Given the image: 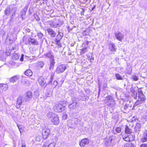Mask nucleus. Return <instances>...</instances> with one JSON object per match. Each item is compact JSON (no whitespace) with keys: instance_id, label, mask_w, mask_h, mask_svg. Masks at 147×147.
Here are the masks:
<instances>
[{"instance_id":"obj_1","label":"nucleus","mask_w":147,"mask_h":147,"mask_svg":"<svg viewBox=\"0 0 147 147\" xmlns=\"http://www.w3.org/2000/svg\"><path fill=\"white\" fill-rule=\"evenodd\" d=\"M47 116L53 124L55 125L59 124V120L57 115L53 113L50 112L47 114Z\"/></svg>"},{"instance_id":"obj_2","label":"nucleus","mask_w":147,"mask_h":147,"mask_svg":"<svg viewBox=\"0 0 147 147\" xmlns=\"http://www.w3.org/2000/svg\"><path fill=\"white\" fill-rule=\"evenodd\" d=\"M23 40L25 44L26 45L29 44L36 45L38 44V42L36 39L30 37L28 38L24 36L23 38Z\"/></svg>"},{"instance_id":"obj_3","label":"nucleus","mask_w":147,"mask_h":147,"mask_svg":"<svg viewBox=\"0 0 147 147\" xmlns=\"http://www.w3.org/2000/svg\"><path fill=\"white\" fill-rule=\"evenodd\" d=\"M138 100L136 101L134 104V106H136L144 102L146 100V98L145 96L143 94V93L141 91L139 92L138 93Z\"/></svg>"},{"instance_id":"obj_4","label":"nucleus","mask_w":147,"mask_h":147,"mask_svg":"<svg viewBox=\"0 0 147 147\" xmlns=\"http://www.w3.org/2000/svg\"><path fill=\"white\" fill-rule=\"evenodd\" d=\"M71 101L72 103L68 105V107L70 110H74L76 109L77 107L78 104V101L79 100V98L76 97H72L71 98Z\"/></svg>"},{"instance_id":"obj_5","label":"nucleus","mask_w":147,"mask_h":147,"mask_svg":"<svg viewBox=\"0 0 147 147\" xmlns=\"http://www.w3.org/2000/svg\"><path fill=\"white\" fill-rule=\"evenodd\" d=\"M123 138L125 141L131 142L135 140V136L131 134L128 135L125 134L123 136Z\"/></svg>"},{"instance_id":"obj_6","label":"nucleus","mask_w":147,"mask_h":147,"mask_svg":"<svg viewBox=\"0 0 147 147\" xmlns=\"http://www.w3.org/2000/svg\"><path fill=\"white\" fill-rule=\"evenodd\" d=\"M55 111L57 112H61L65 109V107L61 104L58 103L54 107Z\"/></svg>"},{"instance_id":"obj_7","label":"nucleus","mask_w":147,"mask_h":147,"mask_svg":"<svg viewBox=\"0 0 147 147\" xmlns=\"http://www.w3.org/2000/svg\"><path fill=\"white\" fill-rule=\"evenodd\" d=\"M66 68V67L65 65H60L57 67L56 71L57 73H61L63 72Z\"/></svg>"},{"instance_id":"obj_8","label":"nucleus","mask_w":147,"mask_h":147,"mask_svg":"<svg viewBox=\"0 0 147 147\" xmlns=\"http://www.w3.org/2000/svg\"><path fill=\"white\" fill-rule=\"evenodd\" d=\"M32 92L29 91L27 92L25 94V96L24 98V101L26 102L30 100L32 97Z\"/></svg>"},{"instance_id":"obj_9","label":"nucleus","mask_w":147,"mask_h":147,"mask_svg":"<svg viewBox=\"0 0 147 147\" xmlns=\"http://www.w3.org/2000/svg\"><path fill=\"white\" fill-rule=\"evenodd\" d=\"M50 132V130L49 128L45 127L43 129L42 131V134L44 138H47L49 136Z\"/></svg>"},{"instance_id":"obj_10","label":"nucleus","mask_w":147,"mask_h":147,"mask_svg":"<svg viewBox=\"0 0 147 147\" xmlns=\"http://www.w3.org/2000/svg\"><path fill=\"white\" fill-rule=\"evenodd\" d=\"M115 35L116 38L120 41H122V40L124 37V35L122 34L119 32H115Z\"/></svg>"},{"instance_id":"obj_11","label":"nucleus","mask_w":147,"mask_h":147,"mask_svg":"<svg viewBox=\"0 0 147 147\" xmlns=\"http://www.w3.org/2000/svg\"><path fill=\"white\" fill-rule=\"evenodd\" d=\"M23 101V98L22 96H19L17 100L16 104V107L17 109H19L22 105V102Z\"/></svg>"},{"instance_id":"obj_12","label":"nucleus","mask_w":147,"mask_h":147,"mask_svg":"<svg viewBox=\"0 0 147 147\" xmlns=\"http://www.w3.org/2000/svg\"><path fill=\"white\" fill-rule=\"evenodd\" d=\"M44 56L50 59H54V55L53 52L51 51H48Z\"/></svg>"},{"instance_id":"obj_13","label":"nucleus","mask_w":147,"mask_h":147,"mask_svg":"<svg viewBox=\"0 0 147 147\" xmlns=\"http://www.w3.org/2000/svg\"><path fill=\"white\" fill-rule=\"evenodd\" d=\"M89 140L87 138L82 139L80 143V145L81 146L84 147L86 145L88 144L89 143Z\"/></svg>"},{"instance_id":"obj_14","label":"nucleus","mask_w":147,"mask_h":147,"mask_svg":"<svg viewBox=\"0 0 147 147\" xmlns=\"http://www.w3.org/2000/svg\"><path fill=\"white\" fill-rule=\"evenodd\" d=\"M38 82L40 86L42 87H45L47 85V84L46 83V81L45 82L44 79L42 78H40L38 79Z\"/></svg>"},{"instance_id":"obj_15","label":"nucleus","mask_w":147,"mask_h":147,"mask_svg":"<svg viewBox=\"0 0 147 147\" xmlns=\"http://www.w3.org/2000/svg\"><path fill=\"white\" fill-rule=\"evenodd\" d=\"M55 144L54 143H51L49 141L45 142L43 145L42 147H55Z\"/></svg>"},{"instance_id":"obj_16","label":"nucleus","mask_w":147,"mask_h":147,"mask_svg":"<svg viewBox=\"0 0 147 147\" xmlns=\"http://www.w3.org/2000/svg\"><path fill=\"white\" fill-rule=\"evenodd\" d=\"M47 31L52 37H54L55 36L56 33L52 29L48 28L47 29Z\"/></svg>"},{"instance_id":"obj_17","label":"nucleus","mask_w":147,"mask_h":147,"mask_svg":"<svg viewBox=\"0 0 147 147\" xmlns=\"http://www.w3.org/2000/svg\"><path fill=\"white\" fill-rule=\"evenodd\" d=\"M28 9V7L26 6L21 12L20 16H21V18L22 20H24L25 19V15L26 13V11Z\"/></svg>"},{"instance_id":"obj_18","label":"nucleus","mask_w":147,"mask_h":147,"mask_svg":"<svg viewBox=\"0 0 147 147\" xmlns=\"http://www.w3.org/2000/svg\"><path fill=\"white\" fill-rule=\"evenodd\" d=\"M109 49L112 52L116 51L117 49L114 44L110 43L109 45Z\"/></svg>"},{"instance_id":"obj_19","label":"nucleus","mask_w":147,"mask_h":147,"mask_svg":"<svg viewBox=\"0 0 147 147\" xmlns=\"http://www.w3.org/2000/svg\"><path fill=\"white\" fill-rule=\"evenodd\" d=\"M54 26H55L54 28H56L59 27L62 25L63 24L61 23L59 20L58 19L54 22Z\"/></svg>"},{"instance_id":"obj_20","label":"nucleus","mask_w":147,"mask_h":147,"mask_svg":"<svg viewBox=\"0 0 147 147\" xmlns=\"http://www.w3.org/2000/svg\"><path fill=\"white\" fill-rule=\"evenodd\" d=\"M54 60V59L50 60L49 61L50 63V66L49 67V69L50 70H51L53 69L55 63V62Z\"/></svg>"},{"instance_id":"obj_21","label":"nucleus","mask_w":147,"mask_h":147,"mask_svg":"<svg viewBox=\"0 0 147 147\" xmlns=\"http://www.w3.org/2000/svg\"><path fill=\"white\" fill-rule=\"evenodd\" d=\"M0 88L3 91H5L8 89V86L6 84H0Z\"/></svg>"},{"instance_id":"obj_22","label":"nucleus","mask_w":147,"mask_h":147,"mask_svg":"<svg viewBox=\"0 0 147 147\" xmlns=\"http://www.w3.org/2000/svg\"><path fill=\"white\" fill-rule=\"evenodd\" d=\"M18 76L17 75H16L10 78L9 80L10 82L14 83L17 82L18 80Z\"/></svg>"},{"instance_id":"obj_23","label":"nucleus","mask_w":147,"mask_h":147,"mask_svg":"<svg viewBox=\"0 0 147 147\" xmlns=\"http://www.w3.org/2000/svg\"><path fill=\"white\" fill-rule=\"evenodd\" d=\"M58 32L59 34L56 38L55 41H60L63 36V33L59 32V31Z\"/></svg>"},{"instance_id":"obj_24","label":"nucleus","mask_w":147,"mask_h":147,"mask_svg":"<svg viewBox=\"0 0 147 147\" xmlns=\"http://www.w3.org/2000/svg\"><path fill=\"white\" fill-rule=\"evenodd\" d=\"M141 127V124L139 123H136L134 128L135 131L136 132L138 133L140 130Z\"/></svg>"},{"instance_id":"obj_25","label":"nucleus","mask_w":147,"mask_h":147,"mask_svg":"<svg viewBox=\"0 0 147 147\" xmlns=\"http://www.w3.org/2000/svg\"><path fill=\"white\" fill-rule=\"evenodd\" d=\"M115 102L114 100H112L111 101L107 103V105L111 108L114 107L115 106Z\"/></svg>"},{"instance_id":"obj_26","label":"nucleus","mask_w":147,"mask_h":147,"mask_svg":"<svg viewBox=\"0 0 147 147\" xmlns=\"http://www.w3.org/2000/svg\"><path fill=\"white\" fill-rule=\"evenodd\" d=\"M141 141L142 142L147 141V131L144 133L143 137L141 139Z\"/></svg>"},{"instance_id":"obj_27","label":"nucleus","mask_w":147,"mask_h":147,"mask_svg":"<svg viewBox=\"0 0 147 147\" xmlns=\"http://www.w3.org/2000/svg\"><path fill=\"white\" fill-rule=\"evenodd\" d=\"M11 11V9L9 6L7 7L5 9V15L7 16H9L10 13Z\"/></svg>"},{"instance_id":"obj_28","label":"nucleus","mask_w":147,"mask_h":147,"mask_svg":"<svg viewBox=\"0 0 147 147\" xmlns=\"http://www.w3.org/2000/svg\"><path fill=\"white\" fill-rule=\"evenodd\" d=\"M125 134H131V129L129 128L127 126H126L125 129Z\"/></svg>"},{"instance_id":"obj_29","label":"nucleus","mask_w":147,"mask_h":147,"mask_svg":"<svg viewBox=\"0 0 147 147\" xmlns=\"http://www.w3.org/2000/svg\"><path fill=\"white\" fill-rule=\"evenodd\" d=\"M25 74L27 76H31L32 74V73L30 69H28L25 71Z\"/></svg>"},{"instance_id":"obj_30","label":"nucleus","mask_w":147,"mask_h":147,"mask_svg":"<svg viewBox=\"0 0 147 147\" xmlns=\"http://www.w3.org/2000/svg\"><path fill=\"white\" fill-rule=\"evenodd\" d=\"M89 98V97L87 96H81L79 99L80 100L84 101L86 100H87Z\"/></svg>"},{"instance_id":"obj_31","label":"nucleus","mask_w":147,"mask_h":147,"mask_svg":"<svg viewBox=\"0 0 147 147\" xmlns=\"http://www.w3.org/2000/svg\"><path fill=\"white\" fill-rule=\"evenodd\" d=\"M121 131V129L120 127H117L115 129V130H113V133L114 134H116L117 133H120Z\"/></svg>"},{"instance_id":"obj_32","label":"nucleus","mask_w":147,"mask_h":147,"mask_svg":"<svg viewBox=\"0 0 147 147\" xmlns=\"http://www.w3.org/2000/svg\"><path fill=\"white\" fill-rule=\"evenodd\" d=\"M17 10V8L16 7H14L12 8L11 10V12L12 13V16L13 17L14 15H15L16 12Z\"/></svg>"},{"instance_id":"obj_33","label":"nucleus","mask_w":147,"mask_h":147,"mask_svg":"<svg viewBox=\"0 0 147 147\" xmlns=\"http://www.w3.org/2000/svg\"><path fill=\"white\" fill-rule=\"evenodd\" d=\"M44 65V63L42 61L38 62L37 63V65L39 67L42 68Z\"/></svg>"},{"instance_id":"obj_34","label":"nucleus","mask_w":147,"mask_h":147,"mask_svg":"<svg viewBox=\"0 0 147 147\" xmlns=\"http://www.w3.org/2000/svg\"><path fill=\"white\" fill-rule=\"evenodd\" d=\"M106 99L107 100V103L111 101H112V100H114L113 98L112 97V96H108L107 97Z\"/></svg>"},{"instance_id":"obj_35","label":"nucleus","mask_w":147,"mask_h":147,"mask_svg":"<svg viewBox=\"0 0 147 147\" xmlns=\"http://www.w3.org/2000/svg\"><path fill=\"white\" fill-rule=\"evenodd\" d=\"M115 76L117 80H122L123 79L122 76L119 74H115Z\"/></svg>"},{"instance_id":"obj_36","label":"nucleus","mask_w":147,"mask_h":147,"mask_svg":"<svg viewBox=\"0 0 147 147\" xmlns=\"http://www.w3.org/2000/svg\"><path fill=\"white\" fill-rule=\"evenodd\" d=\"M12 58L13 60H16L18 59L19 57L17 54L15 53L12 56Z\"/></svg>"},{"instance_id":"obj_37","label":"nucleus","mask_w":147,"mask_h":147,"mask_svg":"<svg viewBox=\"0 0 147 147\" xmlns=\"http://www.w3.org/2000/svg\"><path fill=\"white\" fill-rule=\"evenodd\" d=\"M34 16L35 18V19L36 21H38L40 20V18L36 13H34Z\"/></svg>"},{"instance_id":"obj_38","label":"nucleus","mask_w":147,"mask_h":147,"mask_svg":"<svg viewBox=\"0 0 147 147\" xmlns=\"http://www.w3.org/2000/svg\"><path fill=\"white\" fill-rule=\"evenodd\" d=\"M87 51V48L85 47L84 48L82 49L81 51L80 52L81 54L82 55L84 53L86 52Z\"/></svg>"},{"instance_id":"obj_39","label":"nucleus","mask_w":147,"mask_h":147,"mask_svg":"<svg viewBox=\"0 0 147 147\" xmlns=\"http://www.w3.org/2000/svg\"><path fill=\"white\" fill-rule=\"evenodd\" d=\"M57 84V82L55 80L54 81L53 83L51 85L52 88H55Z\"/></svg>"},{"instance_id":"obj_40","label":"nucleus","mask_w":147,"mask_h":147,"mask_svg":"<svg viewBox=\"0 0 147 147\" xmlns=\"http://www.w3.org/2000/svg\"><path fill=\"white\" fill-rule=\"evenodd\" d=\"M48 22L49 24L51 27L54 28V27L55 26H54V22H53L52 21H49Z\"/></svg>"},{"instance_id":"obj_41","label":"nucleus","mask_w":147,"mask_h":147,"mask_svg":"<svg viewBox=\"0 0 147 147\" xmlns=\"http://www.w3.org/2000/svg\"><path fill=\"white\" fill-rule=\"evenodd\" d=\"M133 144L131 143H127L125 146V147H134Z\"/></svg>"},{"instance_id":"obj_42","label":"nucleus","mask_w":147,"mask_h":147,"mask_svg":"<svg viewBox=\"0 0 147 147\" xmlns=\"http://www.w3.org/2000/svg\"><path fill=\"white\" fill-rule=\"evenodd\" d=\"M56 42V43L57 46L58 48H60L61 47V44L60 42V41H55Z\"/></svg>"},{"instance_id":"obj_43","label":"nucleus","mask_w":147,"mask_h":147,"mask_svg":"<svg viewBox=\"0 0 147 147\" xmlns=\"http://www.w3.org/2000/svg\"><path fill=\"white\" fill-rule=\"evenodd\" d=\"M53 80V79L50 78L49 79V81L47 82V84H51V85L52 84V82Z\"/></svg>"},{"instance_id":"obj_44","label":"nucleus","mask_w":147,"mask_h":147,"mask_svg":"<svg viewBox=\"0 0 147 147\" xmlns=\"http://www.w3.org/2000/svg\"><path fill=\"white\" fill-rule=\"evenodd\" d=\"M132 78L134 81H137L138 79V77L136 75H133Z\"/></svg>"},{"instance_id":"obj_45","label":"nucleus","mask_w":147,"mask_h":147,"mask_svg":"<svg viewBox=\"0 0 147 147\" xmlns=\"http://www.w3.org/2000/svg\"><path fill=\"white\" fill-rule=\"evenodd\" d=\"M4 53L0 55V60L3 61L4 59Z\"/></svg>"},{"instance_id":"obj_46","label":"nucleus","mask_w":147,"mask_h":147,"mask_svg":"<svg viewBox=\"0 0 147 147\" xmlns=\"http://www.w3.org/2000/svg\"><path fill=\"white\" fill-rule=\"evenodd\" d=\"M43 34L41 32H39L37 34V36L39 37V38H41L43 36Z\"/></svg>"},{"instance_id":"obj_47","label":"nucleus","mask_w":147,"mask_h":147,"mask_svg":"<svg viewBox=\"0 0 147 147\" xmlns=\"http://www.w3.org/2000/svg\"><path fill=\"white\" fill-rule=\"evenodd\" d=\"M147 144H141L140 147H147Z\"/></svg>"},{"instance_id":"obj_48","label":"nucleus","mask_w":147,"mask_h":147,"mask_svg":"<svg viewBox=\"0 0 147 147\" xmlns=\"http://www.w3.org/2000/svg\"><path fill=\"white\" fill-rule=\"evenodd\" d=\"M5 54L6 55L8 56L10 55V52L9 51H6Z\"/></svg>"},{"instance_id":"obj_49","label":"nucleus","mask_w":147,"mask_h":147,"mask_svg":"<svg viewBox=\"0 0 147 147\" xmlns=\"http://www.w3.org/2000/svg\"><path fill=\"white\" fill-rule=\"evenodd\" d=\"M24 59V55L22 54L21 56V58L20 59V60L21 61H23Z\"/></svg>"},{"instance_id":"obj_50","label":"nucleus","mask_w":147,"mask_h":147,"mask_svg":"<svg viewBox=\"0 0 147 147\" xmlns=\"http://www.w3.org/2000/svg\"><path fill=\"white\" fill-rule=\"evenodd\" d=\"M54 76V73H52L51 75L50 78L53 79V77Z\"/></svg>"},{"instance_id":"obj_51","label":"nucleus","mask_w":147,"mask_h":147,"mask_svg":"<svg viewBox=\"0 0 147 147\" xmlns=\"http://www.w3.org/2000/svg\"><path fill=\"white\" fill-rule=\"evenodd\" d=\"M26 31L28 32H29L30 31V30L29 28H26Z\"/></svg>"},{"instance_id":"obj_52","label":"nucleus","mask_w":147,"mask_h":147,"mask_svg":"<svg viewBox=\"0 0 147 147\" xmlns=\"http://www.w3.org/2000/svg\"><path fill=\"white\" fill-rule=\"evenodd\" d=\"M22 147H26L25 144L24 143H22Z\"/></svg>"},{"instance_id":"obj_53","label":"nucleus","mask_w":147,"mask_h":147,"mask_svg":"<svg viewBox=\"0 0 147 147\" xmlns=\"http://www.w3.org/2000/svg\"><path fill=\"white\" fill-rule=\"evenodd\" d=\"M127 108V105H125L124 107V109H126Z\"/></svg>"},{"instance_id":"obj_54","label":"nucleus","mask_w":147,"mask_h":147,"mask_svg":"<svg viewBox=\"0 0 147 147\" xmlns=\"http://www.w3.org/2000/svg\"><path fill=\"white\" fill-rule=\"evenodd\" d=\"M88 41H86V44L87 45H88Z\"/></svg>"},{"instance_id":"obj_55","label":"nucleus","mask_w":147,"mask_h":147,"mask_svg":"<svg viewBox=\"0 0 147 147\" xmlns=\"http://www.w3.org/2000/svg\"><path fill=\"white\" fill-rule=\"evenodd\" d=\"M90 60H94V58H92V57H91V58L90 59Z\"/></svg>"},{"instance_id":"obj_56","label":"nucleus","mask_w":147,"mask_h":147,"mask_svg":"<svg viewBox=\"0 0 147 147\" xmlns=\"http://www.w3.org/2000/svg\"><path fill=\"white\" fill-rule=\"evenodd\" d=\"M14 47H12V49H11V50H14Z\"/></svg>"},{"instance_id":"obj_57","label":"nucleus","mask_w":147,"mask_h":147,"mask_svg":"<svg viewBox=\"0 0 147 147\" xmlns=\"http://www.w3.org/2000/svg\"><path fill=\"white\" fill-rule=\"evenodd\" d=\"M18 128H19V130H20V133H21V131L20 130V128H19V127H18Z\"/></svg>"},{"instance_id":"obj_58","label":"nucleus","mask_w":147,"mask_h":147,"mask_svg":"<svg viewBox=\"0 0 147 147\" xmlns=\"http://www.w3.org/2000/svg\"><path fill=\"white\" fill-rule=\"evenodd\" d=\"M70 55V53L69 54V55Z\"/></svg>"},{"instance_id":"obj_59","label":"nucleus","mask_w":147,"mask_h":147,"mask_svg":"<svg viewBox=\"0 0 147 147\" xmlns=\"http://www.w3.org/2000/svg\"><path fill=\"white\" fill-rule=\"evenodd\" d=\"M66 117H67V115H66L65 116Z\"/></svg>"},{"instance_id":"obj_60","label":"nucleus","mask_w":147,"mask_h":147,"mask_svg":"<svg viewBox=\"0 0 147 147\" xmlns=\"http://www.w3.org/2000/svg\"><path fill=\"white\" fill-rule=\"evenodd\" d=\"M94 8H93L92 9H93Z\"/></svg>"}]
</instances>
